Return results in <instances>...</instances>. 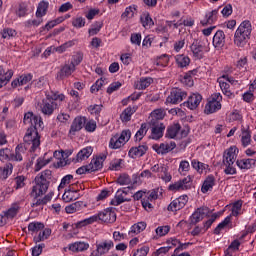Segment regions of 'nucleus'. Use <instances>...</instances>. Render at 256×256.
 Listing matches in <instances>:
<instances>
[{
  "instance_id": "1",
  "label": "nucleus",
  "mask_w": 256,
  "mask_h": 256,
  "mask_svg": "<svg viewBox=\"0 0 256 256\" xmlns=\"http://www.w3.org/2000/svg\"><path fill=\"white\" fill-rule=\"evenodd\" d=\"M24 123L25 125H31L27 129L24 141L28 145H31V151H37L41 145V136H39L37 129H43V120L41 116H37L33 112H27L24 115Z\"/></svg>"
},
{
  "instance_id": "2",
  "label": "nucleus",
  "mask_w": 256,
  "mask_h": 256,
  "mask_svg": "<svg viewBox=\"0 0 256 256\" xmlns=\"http://www.w3.org/2000/svg\"><path fill=\"white\" fill-rule=\"evenodd\" d=\"M63 101H65L63 93L50 91L46 92V98L42 100L39 107L43 115H53L55 109L59 107V103H63Z\"/></svg>"
},
{
  "instance_id": "3",
  "label": "nucleus",
  "mask_w": 256,
  "mask_h": 256,
  "mask_svg": "<svg viewBox=\"0 0 256 256\" xmlns=\"http://www.w3.org/2000/svg\"><path fill=\"white\" fill-rule=\"evenodd\" d=\"M97 221H102V223H115L117 221V214L112 208H107L98 214L92 215L84 220L77 223V227H87V225H93Z\"/></svg>"
},
{
  "instance_id": "4",
  "label": "nucleus",
  "mask_w": 256,
  "mask_h": 256,
  "mask_svg": "<svg viewBox=\"0 0 256 256\" xmlns=\"http://www.w3.org/2000/svg\"><path fill=\"white\" fill-rule=\"evenodd\" d=\"M251 31L253 27L249 20L243 21L236 29L234 34V45L236 47H245L251 39Z\"/></svg>"
},
{
  "instance_id": "5",
  "label": "nucleus",
  "mask_w": 256,
  "mask_h": 256,
  "mask_svg": "<svg viewBox=\"0 0 256 256\" xmlns=\"http://www.w3.org/2000/svg\"><path fill=\"white\" fill-rule=\"evenodd\" d=\"M51 179V171L45 170L38 174L35 178V185L32 188V197H41V195H45L47 193V189H49V181Z\"/></svg>"
},
{
  "instance_id": "6",
  "label": "nucleus",
  "mask_w": 256,
  "mask_h": 256,
  "mask_svg": "<svg viewBox=\"0 0 256 256\" xmlns=\"http://www.w3.org/2000/svg\"><path fill=\"white\" fill-rule=\"evenodd\" d=\"M23 155H25V147L23 145H18L15 148V153L11 151L9 148H2L0 149V161L5 163L7 161H23Z\"/></svg>"
},
{
  "instance_id": "7",
  "label": "nucleus",
  "mask_w": 256,
  "mask_h": 256,
  "mask_svg": "<svg viewBox=\"0 0 256 256\" xmlns=\"http://www.w3.org/2000/svg\"><path fill=\"white\" fill-rule=\"evenodd\" d=\"M218 83L223 95H225L229 99H233V97H235V94L231 92L230 85H232L233 87H239V81L235 80L229 75H223L218 78Z\"/></svg>"
},
{
  "instance_id": "8",
  "label": "nucleus",
  "mask_w": 256,
  "mask_h": 256,
  "mask_svg": "<svg viewBox=\"0 0 256 256\" xmlns=\"http://www.w3.org/2000/svg\"><path fill=\"white\" fill-rule=\"evenodd\" d=\"M129 139H131V130H123L120 134L116 133L111 136L109 140V149H121L124 147Z\"/></svg>"
},
{
  "instance_id": "9",
  "label": "nucleus",
  "mask_w": 256,
  "mask_h": 256,
  "mask_svg": "<svg viewBox=\"0 0 256 256\" xmlns=\"http://www.w3.org/2000/svg\"><path fill=\"white\" fill-rule=\"evenodd\" d=\"M161 197H163V188H155L146 192L142 198V207H144L146 211H151V209H153V203H155L157 199H161Z\"/></svg>"
},
{
  "instance_id": "10",
  "label": "nucleus",
  "mask_w": 256,
  "mask_h": 256,
  "mask_svg": "<svg viewBox=\"0 0 256 256\" xmlns=\"http://www.w3.org/2000/svg\"><path fill=\"white\" fill-rule=\"evenodd\" d=\"M189 131V127H181V124L174 123L168 126L165 137L167 139H185L189 135Z\"/></svg>"
},
{
  "instance_id": "11",
  "label": "nucleus",
  "mask_w": 256,
  "mask_h": 256,
  "mask_svg": "<svg viewBox=\"0 0 256 256\" xmlns=\"http://www.w3.org/2000/svg\"><path fill=\"white\" fill-rule=\"evenodd\" d=\"M192 53V57L195 59H203L205 53H209V46L203 44L201 41L195 39L193 43L189 46Z\"/></svg>"
},
{
  "instance_id": "12",
  "label": "nucleus",
  "mask_w": 256,
  "mask_h": 256,
  "mask_svg": "<svg viewBox=\"0 0 256 256\" xmlns=\"http://www.w3.org/2000/svg\"><path fill=\"white\" fill-rule=\"evenodd\" d=\"M223 100V96H221L220 93H215L212 95L211 99L207 102L205 106V113L207 115L211 113H216V111H219L221 109V101Z\"/></svg>"
},
{
  "instance_id": "13",
  "label": "nucleus",
  "mask_w": 256,
  "mask_h": 256,
  "mask_svg": "<svg viewBox=\"0 0 256 256\" xmlns=\"http://www.w3.org/2000/svg\"><path fill=\"white\" fill-rule=\"evenodd\" d=\"M193 186V182L191 180V176H187L182 180H178L177 182L169 185V191H173L177 193V191H189Z\"/></svg>"
},
{
  "instance_id": "14",
  "label": "nucleus",
  "mask_w": 256,
  "mask_h": 256,
  "mask_svg": "<svg viewBox=\"0 0 256 256\" xmlns=\"http://www.w3.org/2000/svg\"><path fill=\"white\" fill-rule=\"evenodd\" d=\"M152 173H156L158 179H161L164 181V183H170L171 179H173V176H171V172H169V168L167 166L155 164L151 167Z\"/></svg>"
},
{
  "instance_id": "15",
  "label": "nucleus",
  "mask_w": 256,
  "mask_h": 256,
  "mask_svg": "<svg viewBox=\"0 0 256 256\" xmlns=\"http://www.w3.org/2000/svg\"><path fill=\"white\" fill-rule=\"evenodd\" d=\"M187 98V92L182 91L181 89H174L171 91L170 95L166 99L167 105H177V103H181L183 99Z\"/></svg>"
},
{
  "instance_id": "16",
  "label": "nucleus",
  "mask_w": 256,
  "mask_h": 256,
  "mask_svg": "<svg viewBox=\"0 0 256 256\" xmlns=\"http://www.w3.org/2000/svg\"><path fill=\"white\" fill-rule=\"evenodd\" d=\"M113 247V240H102L96 245V250L91 253V256L105 255L108 251H111Z\"/></svg>"
},
{
  "instance_id": "17",
  "label": "nucleus",
  "mask_w": 256,
  "mask_h": 256,
  "mask_svg": "<svg viewBox=\"0 0 256 256\" xmlns=\"http://www.w3.org/2000/svg\"><path fill=\"white\" fill-rule=\"evenodd\" d=\"M175 147H177V144L174 141H166L161 144H154L152 148L158 155H167V153H171Z\"/></svg>"
},
{
  "instance_id": "18",
  "label": "nucleus",
  "mask_w": 256,
  "mask_h": 256,
  "mask_svg": "<svg viewBox=\"0 0 256 256\" xmlns=\"http://www.w3.org/2000/svg\"><path fill=\"white\" fill-rule=\"evenodd\" d=\"M201 101H203V96L199 93H192L186 102L183 103L184 107H187V109H190L191 111H194V109H197L199 105H201Z\"/></svg>"
},
{
  "instance_id": "19",
  "label": "nucleus",
  "mask_w": 256,
  "mask_h": 256,
  "mask_svg": "<svg viewBox=\"0 0 256 256\" xmlns=\"http://www.w3.org/2000/svg\"><path fill=\"white\" fill-rule=\"evenodd\" d=\"M209 215V208L207 207H200L194 211V213L190 216V223L192 225H196L205 219Z\"/></svg>"
},
{
  "instance_id": "20",
  "label": "nucleus",
  "mask_w": 256,
  "mask_h": 256,
  "mask_svg": "<svg viewBox=\"0 0 256 256\" xmlns=\"http://www.w3.org/2000/svg\"><path fill=\"white\" fill-rule=\"evenodd\" d=\"M189 201V197L187 195H182L175 200H173L169 206L168 211H180V209H183L185 205H187Z\"/></svg>"
},
{
  "instance_id": "21",
  "label": "nucleus",
  "mask_w": 256,
  "mask_h": 256,
  "mask_svg": "<svg viewBox=\"0 0 256 256\" xmlns=\"http://www.w3.org/2000/svg\"><path fill=\"white\" fill-rule=\"evenodd\" d=\"M128 191L129 189L127 188L119 189L116 192L115 197L111 200V205H114V207H117L121 205V203H125V201H130V199L127 198V195H129Z\"/></svg>"
},
{
  "instance_id": "22",
  "label": "nucleus",
  "mask_w": 256,
  "mask_h": 256,
  "mask_svg": "<svg viewBox=\"0 0 256 256\" xmlns=\"http://www.w3.org/2000/svg\"><path fill=\"white\" fill-rule=\"evenodd\" d=\"M69 155H71V152H65L63 150L53 152L54 159L58 160V167H65L71 164V161L68 160Z\"/></svg>"
},
{
  "instance_id": "23",
  "label": "nucleus",
  "mask_w": 256,
  "mask_h": 256,
  "mask_svg": "<svg viewBox=\"0 0 256 256\" xmlns=\"http://www.w3.org/2000/svg\"><path fill=\"white\" fill-rule=\"evenodd\" d=\"M237 155H239V148L237 146H231L223 155V163H235L237 161Z\"/></svg>"
},
{
  "instance_id": "24",
  "label": "nucleus",
  "mask_w": 256,
  "mask_h": 256,
  "mask_svg": "<svg viewBox=\"0 0 256 256\" xmlns=\"http://www.w3.org/2000/svg\"><path fill=\"white\" fill-rule=\"evenodd\" d=\"M79 189H75L73 186H70L67 190H65L64 194L62 195L63 201L65 203H71V201H77L79 199Z\"/></svg>"
},
{
  "instance_id": "25",
  "label": "nucleus",
  "mask_w": 256,
  "mask_h": 256,
  "mask_svg": "<svg viewBox=\"0 0 256 256\" xmlns=\"http://www.w3.org/2000/svg\"><path fill=\"white\" fill-rule=\"evenodd\" d=\"M93 155V147L88 146L85 148H82L76 155V157L73 159L75 163H82V161H87L89 159V156Z\"/></svg>"
},
{
  "instance_id": "26",
  "label": "nucleus",
  "mask_w": 256,
  "mask_h": 256,
  "mask_svg": "<svg viewBox=\"0 0 256 256\" xmlns=\"http://www.w3.org/2000/svg\"><path fill=\"white\" fill-rule=\"evenodd\" d=\"M51 159H53V152L45 153L43 157H39L36 160L34 171L38 172L40 169L45 167V165H49V163H51Z\"/></svg>"
},
{
  "instance_id": "27",
  "label": "nucleus",
  "mask_w": 256,
  "mask_h": 256,
  "mask_svg": "<svg viewBox=\"0 0 256 256\" xmlns=\"http://www.w3.org/2000/svg\"><path fill=\"white\" fill-rule=\"evenodd\" d=\"M105 159H107V156L105 155H101L93 158L90 164H88L90 171L93 173L95 171H99L100 169H103V163H105Z\"/></svg>"
},
{
  "instance_id": "28",
  "label": "nucleus",
  "mask_w": 256,
  "mask_h": 256,
  "mask_svg": "<svg viewBox=\"0 0 256 256\" xmlns=\"http://www.w3.org/2000/svg\"><path fill=\"white\" fill-rule=\"evenodd\" d=\"M85 123H87V118L76 117L70 127V131H69L70 135H75V133H77V131H81V129H83V127H85Z\"/></svg>"
},
{
  "instance_id": "29",
  "label": "nucleus",
  "mask_w": 256,
  "mask_h": 256,
  "mask_svg": "<svg viewBox=\"0 0 256 256\" xmlns=\"http://www.w3.org/2000/svg\"><path fill=\"white\" fill-rule=\"evenodd\" d=\"M165 115H166L165 109H162V108H158L152 111L149 116L150 125H157L158 121L165 119Z\"/></svg>"
},
{
  "instance_id": "30",
  "label": "nucleus",
  "mask_w": 256,
  "mask_h": 256,
  "mask_svg": "<svg viewBox=\"0 0 256 256\" xmlns=\"http://www.w3.org/2000/svg\"><path fill=\"white\" fill-rule=\"evenodd\" d=\"M68 249L69 251H72V253H83L89 249V243L85 241H76L69 244Z\"/></svg>"
},
{
  "instance_id": "31",
  "label": "nucleus",
  "mask_w": 256,
  "mask_h": 256,
  "mask_svg": "<svg viewBox=\"0 0 256 256\" xmlns=\"http://www.w3.org/2000/svg\"><path fill=\"white\" fill-rule=\"evenodd\" d=\"M225 229H233V222L231 220V215L227 216L222 222H220L214 229V235H221V231Z\"/></svg>"
},
{
  "instance_id": "32",
  "label": "nucleus",
  "mask_w": 256,
  "mask_h": 256,
  "mask_svg": "<svg viewBox=\"0 0 256 256\" xmlns=\"http://www.w3.org/2000/svg\"><path fill=\"white\" fill-rule=\"evenodd\" d=\"M73 73H75L74 65H71L70 63L65 64L58 72L57 79H65L67 77H71Z\"/></svg>"
},
{
  "instance_id": "33",
  "label": "nucleus",
  "mask_w": 256,
  "mask_h": 256,
  "mask_svg": "<svg viewBox=\"0 0 256 256\" xmlns=\"http://www.w3.org/2000/svg\"><path fill=\"white\" fill-rule=\"evenodd\" d=\"M219 17V9H214L206 13L205 19L201 21L202 25H213Z\"/></svg>"
},
{
  "instance_id": "34",
  "label": "nucleus",
  "mask_w": 256,
  "mask_h": 256,
  "mask_svg": "<svg viewBox=\"0 0 256 256\" xmlns=\"http://www.w3.org/2000/svg\"><path fill=\"white\" fill-rule=\"evenodd\" d=\"M145 153H147V146L140 145L137 147H132L129 150L128 155L131 157V159H137L139 157H143Z\"/></svg>"
},
{
  "instance_id": "35",
  "label": "nucleus",
  "mask_w": 256,
  "mask_h": 256,
  "mask_svg": "<svg viewBox=\"0 0 256 256\" xmlns=\"http://www.w3.org/2000/svg\"><path fill=\"white\" fill-rule=\"evenodd\" d=\"M212 43L215 49H221L225 45V32L218 30L213 37Z\"/></svg>"
},
{
  "instance_id": "36",
  "label": "nucleus",
  "mask_w": 256,
  "mask_h": 256,
  "mask_svg": "<svg viewBox=\"0 0 256 256\" xmlns=\"http://www.w3.org/2000/svg\"><path fill=\"white\" fill-rule=\"evenodd\" d=\"M85 207H87V204H85V202L77 201L75 203H72V204L66 206L65 211H66V213L71 215L73 213H77V211H83V209H85Z\"/></svg>"
},
{
  "instance_id": "37",
  "label": "nucleus",
  "mask_w": 256,
  "mask_h": 256,
  "mask_svg": "<svg viewBox=\"0 0 256 256\" xmlns=\"http://www.w3.org/2000/svg\"><path fill=\"white\" fill-rule=\"evenodd\" d=\"M215 183H216L215 176L213 175L208 176L202 184V187H201L202 193H209V191H213V187H215Z\"/></svg>"
},
{
  "instance_id": "38",
  "label": "nucleus",
  "mask_w": 256,
  "mask_h": 256,
  "mask_svg": "<svg viewBox=\"0 0 256 256\" xmlns=\"http://www.w3.org/2000/svg\"><path fill=\"white\" fill-rule=\"evenodd\" d=\"M176 65L180 67V69H183L185 67H189L191 63V58L185 54H177L175 56Z\"/></svg>"
},
{
  "instance_id": "39",
  "label": "nucleus",
  "mask_w": 256,
  "mask_h": 256,
  "mask_svg": "<svg viewBox=\"0 0 256 256\" xmlns=\"http://www.w3.org/2000/svg\"><path fill=\"white\" fill-rule=\"evenodd\" d=\"M165 131V126L163 123L160 124H155L154 127L152 128V133H151V139H154L157 141L158 139H161L163 137V133Z\"/></svg>"
},
{
  "instance_id": "40",
  "label": "nucleus",
  "mask_w": 256,
  "mask_h": 256,
  "mask_svg": "<svg viewBox=\"0 0 256 256\" xmlns=\"http://www.w3.org/2000/svg\"><path fill=\"white\" fill-rule=\"evenodd\" d=\"M255 163L256 160L253 158L241 159L236 161L237 167L244 170L252 169V167H255Z\"/></svg>"
},
{
  "instance_id": "41",
  "label": "nucleus",
  "mask_w": 256,
  "mask_h": 256,
  "mask_svg": "<svg viewBox=\"0 0 256 256\" xmlns=\"http://www.w3.org/2000/svg\"><path fill=\"white\" fill-rule=\"evenodd\" d=\"M31 79H33V76H31V74L22 75L18 79L13 80L11 85H12L13 89H15L17 87L27 85V83H29V81H31Z\"/></svg>"
},
{
  "instance_id": "42",
  "label": "nucleus",
  "mask_w": 256,
  "mask_h": 256,
  "mask_svg": "<svg viewBox=\"0 0 256 256\" xmlns=\"http://www.w3.org/2000/svg\"><path fill=\"white\" fill-rule=\"evenodd\" d=\"M241 131V145L242 147H249L251 145V130L242 126Z\"/></svg>"
},
{
  "instance_id": "43",
  "label": "nucleus",
  "mask_w": 256,
  "mask_h": 256,
  "mask_svg": "<svg viewBox=\"0 0 256 256\" xmlns=\"http://www.w3.org/2000/svg\"><path fill=\"white\" fill-rule=\"evenodd\" d=\"M51 199H53V192L48 193L43 198L35 197L32 203V207H43V205H47Z\"/></svg>"
},
{
  "instance_id": "44",
  "label": "nucleus",
  "mask_w": 256,
  "mask_h": 256,
  "mask_svg": "<svg viewBox=\"0 0 256 256\" xmlns=\"http://www.w3.org/2000/svg\"><path fill=\"white\" fill-rule=\"evenodd\" d=\"M145 229H147V223L138 222L131 226L129 235H131V237H134V235H139V233H143Z\"/></svg>"
},
{
  "instance_id": "45",
  "label": "nucleus",
  "mask_w": 256,
  "mask_h": 256,
  "mask_svg": "<svg viewBox=\"0 0 256 256\" xmlns=\"http://www.w3.org/2000/svg\"><path fill=\"white\" fill-rule=\"evenodd\" d=\"M20 209H21V205L19 203H13L8 210L4 211L5 216L9 220L15 219V217H17V213H19Z\"/></svg>"
},
{
  "instance_id": "46",
  "label": "nucleus",
  "mask_w": 256,
  "mask_h": 256,
  "mask_svg": "<svg viewBox=\"0 0 256 256\" xmlns=\"http://www.w3.org/2000/svg\"><path fill=\"white\" fill-rule=\"evenodd\" d=\"M135 111H137V107H127L120 115V119L123 123H127L129 121H131V117L133 115V113H135Z\"/></svg>"
},
{
  "instance_id": "47",
  "label": "nucleus",
  "mask_w": 256,
  "mask_h": 256,
  "mask_svg": "<svg viewBox=\"0 0 256 256\" xmlns=\"http://www.w3.org/2000/svg\"><path fill=\"white\" fill-rule=\"evenodd\" d=\"M167 65H169V55L167 54L159 56L154 62L155 69H163V67H167Z\"/></svg>"
},
{
  "instance_id": "48",
  "label": "nucleus",
  "mask_w": 256,
  "mask_h": 256,
  "mask_svg": "<svg viewBox=\"0 0 256 256\" xmlns=\"http://www.w3.org/2000/svg\"><path fill=\"white\" fill-rule=\"evenodd\" d=\"M47 9H49V3L45 0L39 2L37 10H36V17H45L47 15Z\"/></svg>"
},
{
  "instance_id": "49",
  "label": "nucleus",
  "mask_w": 256,
  "mask_h": 256,
  "mask_svg": "<svg viewBox=\"0 0 256 256\" xmlns=\"http://www.w3.org/2000/svg\"><path fill=\"white\" fill-rule=\"evenodd\" d=\"M243 202L241 200H238L232 204L231 208V217H239V215L243 214Z\"/></svg>"
},
{
  "instance_id": "50",
  "label": "nucleus",
  "mask_w": 256,
  "mask_h": 256,
  "mask_svg": "<svg viewBox=\"0 0 256 256\" xmlns=\"http://www.w3.org/2000/svg\"><path fill=\"white\" fill-rule=\"evenodd\" d=\"M140 21L142 23V26L145 29H151V27H153L154 23H153V19L151 18V16L149 15V13L144 12L141 17H140Z\"/></svg>"
},
{
  "instance_id": "51",
  "label": "nucleus",
  "mask_w": 256,
  "mask_h": 256,
  "mask_svg": "<svg viewBox=\"0 0 256 256\" xmlns=\"http://www.w3.org/2000/svg\"><path fill=\"white\" fill-rule=\"evenodd\" d=\"M191 165L193 169L198 171V173H207V170L209 169V165L199 162L198 160H192Z\"/></svg>"
},
{
  "instance_id": "52",
  "label": "nucleus",
  "mask_w": 256,
  "mask_h": 256,
  "mask_svg": "<svg viewBox=\"0 0 256 256\" xmlns=\"http://www.w3.org/2000/svg\"><path fill=\"white\" fill-rule=\"evenodd\" d=\"M13 173V164L7 163L4 168L0 169V179H7Z\"/></svg>"
},
{
  "instance_id": "53",
  "label": "nucleus",
  "mask_w": 256,
  "mask_h": 256,
  "mask_svg": "<svg viewBox=\"0 0 256 256\" xmlns=\"http://www.w3.org/2000/svg\"><path fill=\"white\" fill-rule=\"evenodd\" d=\"M180 242L181 241H179L177 238H169L166 241L168 248H160L159 253H165V251H169V249H173V247H179Z\"/></svg>"
},
{
  "instance_id": "54",
  "label": "nucleus",
  "mask_w": 256,
  "mask_h": 256,
  "mask_svg": "<svg viewBox=\"0 0 256 256\" xmlns=\"http://www.w3.org/2000/svg\"><path fill=\"white\" fill-rule=\"evenodd\" d=\"M153 83V79L151 78H141L139 81L135 83L136 89L143 90L147 89Z\"/></svg>"
},
{
  "instance_id": "55",
  "label": "nucleus",
  "mask_w": 256,
  "mask_h": 256,
  "mask_svg": "<svg viewBox=\"0 0 256 256\" xmlns=\"http://www.w3.org/2000/svg\"><path fill=\"white\" fill-rule=\"evenodd\" d=\"M86 23L87 22L83 16H76L72 19V26L75 29H83Z\"/></svg>"
},
{
  "instance_id": "56",
  "label": "nucleus",
  "mask_w": 256,
  "mask_h": 256,
  "mask_svg": "<svg viewBox=\"0 0 256 256\" xmlns=\"http://www.w3.org/2000/svg\"><path fill=\"white\" fill-rule=\"evenodd\" d=\"M51 235V229L45 228L43 231H41L38 236L34 237V241L36 243H40V241H45L46 239H49Z\"/></svg>"
},
{
  "instance_id": "57",
  "label": "nucleus",
  "mask_w": 256,
  "mask_h": 256,
  "mask_svg": "<svg viewBox=\"0 0 256 256\" xmlns=\"http://www.w3.org/2000/svg\"><path fill=\"white\" fill-rule=\"evenodd\" d=\"M43 229H45V225L41 222H32L28 225V231L31 233H39Z\"/></svg>"
},
{
  "instance_id": "58",
  "label": "nucleus",
  "mask_w": 256,
  "mask_h": 256,
  "mask_svg": "<svg viewBox=\"0 0 256 256\" xmlns=\"http://www.w3.org/2000/svg\"><path fill=\"white\" fill-rule=\"evenodd\" d=\"M189 169H191L189 161L182 160L179 164L178 173H180V175H187V173H189Z\"/></svg>"
},
{
  "instance_id": "59",
  "label": "nucleus",
  "mask_w": 256,
  "mask_h": 256,
  "mask_svg": "<svg viewBox=\"0 0 256 256\" xmlns=\"http://www.w3.org/2000/svg\"><path fill=\"white\" fill-rule=\"evenodd\" d=\"M224 164V173L226 175H236L237 174V169H235V163L231 162H223Z\"/></svg>"
},
{
  "instance_id": "60",
  "label": "nucleus",
  "mask_w": 256,
  "mask_h": 256,
  "mask_svg": "<svg viewBox=\"0 0 256 256\" xmlns=\"http://www.w3.org/2000/svg\"><path fill=\"white\" fill-rule=\"evenodd\" d=\"M193 75H195V71L186 73L182 78V83L187 85V87H193Z\"/></svg>"
},
{
  "instance_id": "61",
  "label": "nucleus",
  "mask_w": 256,
  "mask_h": 256,
  "mask_svg": "<svg viewBox=\"0 0 256 256\" xmlns=\"http://www.w3.org/2000/svg\"><path fill=\"white\" fill-rule=\"evenodd\" d=\"M171 231V226L165 225V226H158L155 230V233L157 237H165Z\"/></svg>"
},
{
  "instance_id": "62",
  "label": "nucleus",
  "mask_w": 256,
  "mask_h": 256,
  "mask_svg": "<svg viewBox=\"0 0 256 256\" xmlns=\"http://www.w3.org/2000/svg\"><path fill=\"white\" fill-rule=\"evenodd\" d=\"M12 77H13V70H8L5 73V77L0 78V89H3V87H5V85H7V83L11 81Z\"/></svg>"
},
{
  "instance_id": "63",
  "label": "nucleus",
  "mask_w": 256,
  "mask_h": 256,
  "mask_svg": "<svg viewBox=\"0 0 256 256\" xmlns=\"http://www.w3.org/2000/svg\"><path fill=\"white\" fill-rule=\"evenodd\" d=\"M147 124H142L140 129L135 134L136 141H141L145 135H147Z\"/></svg>"
},
{
  "instance_id": "64",
  "label": "nucleus",
  "mask_w": 256,
  "mask_h": 256,
  "mask_svg": "<svg viewBox=\"0 0 256 256\" xmlns=\"http://www.w3.org/2000/svg\"><path fill=\"white\" fill-rule=\"evenodd\" d=\"M101 27H103V24H101L100 22L94 23L91 26V28L88 30L90 37H93V35H97V33H99V31H101Z\"/></svg>"
}]
</instances>
